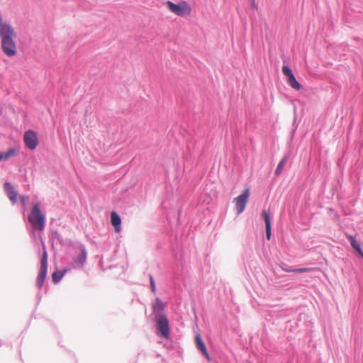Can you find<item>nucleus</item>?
<instances>
[{"mask_svg": "<svg viewBox=\"0 0 363 363\" xmlns=\"http://www.w3.org/2000/svg\"><path fill=\"white\" fill-rule=\"evenodd\" d=\"M262 217L265 223V231L266 237L268 240H270L272 233L271 218L269 213L266 211L263 210Z\"/></svg>", "mask_w": 363, "mask_h": 363, "instance_id": "12", "label": "nucleus"}, {"mask_svg": "<svg viewBox=\"0 0 363 363\" xmlns=\"http://www.w3.org/2000/svg\"><path fill=\"white\" fill-rule=\"evenodd\" d=\"M4 189L5 194L11 201V203L13 205L16 204L17 202L18 192L16 191L12 184L9 182H5Z\"/></svg>", "mask_w": 363, "mask_h": 363, "instance_id": "9", "label": "nucleus"}, {"mask_svg": "<svg viewBox=\"0 0 363 363\" xmlns=\"http://www.w3.org/2000/svg\"><path fill=\"white\" fill-rule=\"evenodd\" d=\"M252 8H253V9H257V6H256V5H255V1H253V3H252Z\"/></svg>", "mask_w": 363, "mask_h": 363, "instance_id": "25", "label": "nucleus"}, {"mask_svg": "<svg viewBox=\"0 0 363 363\" xmlns=\"http://www.w3.org/2000/svg\"><path fill=\"white\" fill-rule=\"evenodd\" d=\"M19 198H20L21 203H22V205L23 206H25L26 203L29 200V196H26V195H21Z\"/></svg>", "mask_w": 363, "mask_h": 363, "instance_id": "23", "label": "nucleus"}, {"mask_svg": "<svg viewBox=\"0 0 363 363\" xmlns=\"http://www.w3.org/2000/svg\"><path fill=\"white\" fill-rule=\"evenodd\" d=\"M25 146L30 150H34L38 145V139L36 133L33 130L25 132L23 135Z\"/></svg>", "mask_w": 363, "mask_h": 363, "instance_id": "7", "label": "nucleus"}, {"mask_svg": "<svg viewBox=\"0 0 363 363\" xmlns=\"http://www.w3.org/2000/svg\"><path fill=\"white\" fill-rule=\"evenodd\" d=\"M280 267L283 271H284V269H291V267H288L287 264H286L285 263H281Z\"/></svg>", "mask_w": 363, "mask_h": 363, "instance_id": "24", "label": "nucleus"}, {"mask_svg": "<svg viewBox=\"0 0 363 363\" xmlns=\"http://www.w3.org/2000/svg\"><path fill=\"white\" fill-rule=\"evenodd\" d=\"M250 194L249 189H246L240 195L234 199L237 214L239 215L244 211Z\"/></svg>", "mask_w": 363, "mask_h": 363, "instance_id": "8", "label": "nucleus"}, {"mask_svg": "<svg viewBox=\"0 0 363 363\" xmlns=\"http://www.w3.org/2000/svg\"><path fill=\"white\" fill-rule=\"evenodd\" d=\"M282 72L286 77V78L294 75L291 69L286 65H284L282 67Z\"/></svg>", "mask_w": 363, "mask_h": 363, "instance_id": "21", "label": "nucleus"}, {"mask_svg": "<svg viewBox=\"0 0 363 363\" xmlns=\"http://www.w3.org/2000/svg\"><path fill=\"white\" fill-rule=\"evenodd\" d=\"M28 220L32 225L33 230L32 232V236L36 240L37 237L41 239V233H36L35 230H38L42 232L45 227L46 217L44 213H42L40 206L35 203L33 204L30 214L28 216Z\"/></svg>", "mask_w": 363, "mask_h": 363, "instance_id": "2", "label": "nucleus"}, {"mask_svg": "<svg viewBox=\"0 0 363 363\" xmlns=\"http://www.w3.org/2000/svg\"><path fill=\"white\" fill-rule=\"evenodd\" d=\"M76 248L79 250V253L73 258L72 264L74 267H83L87 258V251L84 245L78 243Z\"/></svg>", "mask_w": 363, "mask_h": 363, "instance_id": "6", "label": "nucleus"}, {"mask_svg": "<svg viewBox=\"0 0 363 363\" xmlns=\"http://www.w3.org/2000/svg\"><path fill=\"white\" fill-rule=\"evenodd\" d=\"M195 340H196V345L197 349L202 353V354L208 361H210L211 358H210L209 354H208V350L206 349V345L203 342V341L201 337L200 336V335H199V334L196 335V336L195 337Z\"/></svg>", "mask_w": 363, "mask_h": 363, "instance_id": "10", "label": "nucleus"}, {"mask_svg": "<svg viewBox=\"0 0 363 363\" xmlns=\"http://www.w3.org/2000/svg\"><path fill=\"white\" fill-rule=\"evenodd\" d=\"M287 160H288V155H285L279 161V164H278V165H277V168L275 169V172H274L275 175L279 176L282 173L284 167L286 164V163L287 162Z\"/></svg>", "mask_w": 363, "mask_h": 363, "instance_id": "17", "label": "nucleus"}, {"mask_svg": "<svg viewBox=\"0 0 363 363\" xmlns=\"http://www.w3.org/2000/svg\"><path fill=\"white\" fill-rule=\"evenodd\" d=\"M43 255L40 260V268L37 277L36 285L38 289H41L45 281L48 273V252L43 242Z\"/></svg>", "mask_w": 363, "mask_h": 363, "instance_id": "4", "label": "nucleus"}, {"mask_svg": "<svg viewBox=\"0 0 363 363\" xmlns=\"http://www.w3.org/2000/svg\"><path fill=\"white\" fill-rule=\"evenodd\" d=\"M0 345H1V341L0 340Z\"/></svg>", "mask_w": 363, "mask_h": 363, "instance_id": "26", "label": "nucleus"}, {"mask_svg": "<svg viewBox=\"0 0 363 363\" xmlns=\"http://www.w3.org/2000/svg\"><path fill=\"white\" fill-rule=\"evenodd\" d=\"M16 154V151L14 148H10L7 152H0V162L3 160H8L10 157L14 156Z\"/></svg>", "mask_w": 363, "mask_h": 363, "instance_id": "19", "label": "nucleus"}, {"mask_svg": "<svg viewBox=\"0 0 363 363\" xmlns=\"http://www.w3.org/2000/svg\"><path fill=\"white\" fill-rule=\"evenodd\" d=\"M155 323L157 335L168 339L170 336L169 320L166 315L157 313L155 315Z\"/></svg>", "mask_w": 363, "mask_h": 363, "instance_id": "3", "label": "nucleus"}, {"mask_svg": "<svg viewBox=\"0 0 363 363\" xmlns=\"http://www.w3.org/2000/svg\"><path fill=\"white\" fill-rule=\"evenodd\" d=\"M346 238L350 242L352 247L360 255L362 258H363V250L361 247L359 242L357 241L356 238L352 235L347 234Z\"/></svg>", "mask_w": 363, "mask_h": 363, "instance_id": "11", "label": "nucleus"}, {"mask_svg": "<svg viewBox=\"0 0 363 363\" xmlns=\"http://www.w3.org/2000/svg\"><path fill=\"white\" fill-rule=\"evenodd\" d=\"M287 83L289 84V86L293 88L295 90H300L301 88V85L300 83L296 80L294 74L293 76H291L287 78Z\"/></svg>", "mask_w": 363, "mask_h": 363, "instance_id": "16", "label": "nucleus"}, {"mask_svg": "<svg viewBox=\"0 0 363 363\" xmlns=\"http://www.w3.org/2000/svg\"><path fill=\"white\" fill-rule=\"evenodd\" d=\"M152 309L155 313L158 312L159 313H161L164 310V305L160 298H156L152 305Z\"/></svg>", "mask_w": 363, "mask_h": 363, "instance_id": "15", "label": "nucleus"}, {"mask_svg": "<svg viewBox=\"0 0 363 363\" xmlns=\"http://www.w3.org/2000/svg\"><path fill=\"white\" fill-rule=\"evenodd\" d=\"M110 218L111 223L114 227L116 232H120L121 229V218L120 216L116 211H112L111 213Z\"/></svg>", "mask_w": 363, "mask_h": 363, "instance_id": "14", "label": "nucleus"}, {"mask_svg": "<svg viewBox=\"0 0 363 363\" xmlns=\"http://www.w3.org/2000/svg\"><path fill=\"white\" fill-rule=\"evenodd\" d=\"M149 278H150V284L151 291L152 293L155 294L156 292V286H155V280L153 279V277L151 274L149 275Z\"/></svg>", "mask_w": 363, "mask_h": 363, "instance_id": "22", "label": "nucleus"}, {"mask_svg": "<svg viewBox=\"0 0 363 363\" xmlns=\"http://www.w3.org/2000/svg\"><path fill=\"white\" fill-rule=\"evenodd\" d=\"M308 271V268L284 269V272H286L304 273Z\"/></svg>", "mask_w": 363, "mask_h": 363, "instance_id": "20", "label": "nucleus"}, {"mask_svg": "<svg viewBox=\"0 0 363 363\" xmlns=\"http://www.w3.org/2000/svg\"><path fill=\"white\" fill-rule=\"evenodd\" d=\"M50 240L52 242V245L54 244H60L61 246L65 245V241L62 236L60 234L57 230H52L49 236Z\"/></svg>", "mask_w": 363, "mask_h": 363, "instance_id": "13", "label": "nucleus"}, {"mask_svg": "<svg viewBox=\"0 0 363 363\" xmlns=\"http://www.w3.org/2000/svg\"><path fill=\"white\" fill-rule=\"evenodd\" d=\"M16 36V34L14 29L11 24L2 21L1 15L0 14L1 46L3 52L7 57H13L17 52L16 45L14 42Z\"/></svg>", "mask_w": 363, "mask_h": 363, "instance_id": "1", "label": "nucleus"}, {"mask_svg": "<svg viewBox=\"0 0 363 363\" xmlns=\"http://www.w3.org/2000/svg\"><path fill=\"white\" fill-rule=\"evenodd\" d=\"M67 270H56L52 274V279L53 283H58L65 274Z\"/></svg>", "mask_w": 363, "mask_h": 363, "instance_id": "18", "label": "nucleus"}, {"mask_svg": "<svg viewBox=\"0 0 363 363\" xmlns=\"http://www.w3.org/2000/svg\"><path fill=\"white\" fill-rule=\"evenodd\" d=\"M167 5L170 11L179 16H184L189 14L191 12L190 7L185 1L181 4H174L170 1H167Z\"/></svg>", "mask_w": 363, "mask_h": 363, "instance_id": "5", "label": "nucleus"}]
</instances>
